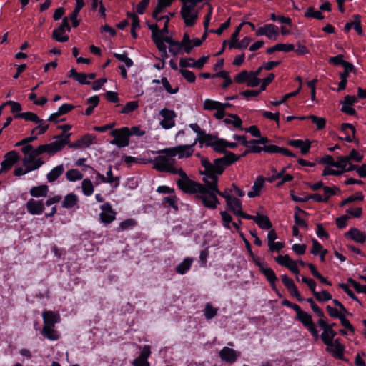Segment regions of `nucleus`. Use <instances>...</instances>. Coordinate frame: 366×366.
<instances>
[{"label": "nucleus", "mask_w": 366, "mask_h": 366, "mask_svg": "<svg viewBox=\"0 0 366 366\" xmlns=\"http://www.w3.org/2000/svg\"><path fill=\"white\" fill-rule=\"evenodd\" d=\"M19 159V155L16 151L11 150L6 153L4 160L1 162L0 174L9 171Z\"/></svg>", "instance_id": "1a4fd4ad"}, {"label": "nucleus", "mask_w": 366, "mask_h": 366, "mask_svg": "<svg viewBox=\"0 0 366 366\" xmlns=\"http://www.w3.org/2000/svg\"><path fill=\"white\" fill-rule=\"evenodd\" d=\"M339 287L343 290V291L353 300L357 302L358 303L361 304L360 301L359 300L358 297L355 295V293L349 288L347 285L345 283H340L338 285Z\"/></svg>", "instance_id": "bf43d9fd"}, {"label": "nucleus", "mask_w": 366, "mask_h": 366, "mask_svg": "<svg viewBox=\"0 0 366 366\" xmlns=\"http://www.w3.org/2000/svg\"><path fill=\"white\" fill-rule=\"evenodd\" d=\"M275 261L281 266L287 267L290 262H292V259L290 257L288 254L285 255H279L275 258Z\"/></svg>", "instance_id": "e2e57ef3"}, {"label": "nucleus", "mask_w": 366, "mask_h": 366, "mask_svg": "<svg viewBox=\"0 0 366 366\" xmlns=\"http://www.w3.org/2000/svg\"><path fill=\"white\" fill-rule=\"evenodd\" d=\"M347 282L354 287L355 291L358 293L362 292L366 294V286L362 285L351 277L347 279Z\"/></svg>", "instance_id": "052dcab7"}, {"label": "nucleus", "mask_w": 366, "mask_h": 366, "mask_svg": "<svg viewBox=\"0 0 366 366\" xmlns=\"http://www.w3.org/2000/svg\"><path fill=\"white\" fill-rule=\"evenodd\" d=\"M249 72L246 70H243L234 76V80L237 84H243L247 81L249 79Z\"/></svg>", "instance_id": "6e6d98bb"}, {"label": "nucleus", "mask_w": 366, "mask_h": 366, "mask_svg": "<svg viewBox=\"0 0 366 366\" xmlns=\"http://www.w3.org/2000/svg\"><path fill=\"white\" fill-rule=\"evenodd\" d=\"M139 107L137 101H131L127 102L122 109L120 111L121 114H129L135 111Z\"/></svg>", "instance_id": "09e8293b"}, {"label": "nucleus", "mask_w": 366, "mask_h": 366, "mask_svg": "<svg viewBox=\"0 0 366 366\" xmlns=\"http://www.w3.org/2000/svg\"><path fill=\"white\" fill-rule=\"evenodd\" d=\"M295 50V46L292 44H277L274 46L267 48L266 53L272 54L275 51L290 52Z\"/></svg>", "instance_id": "393cba45"}, {"label": "nucleus", "mask_w": 366, "mask_h": 366, "mask_svg": "<svg viewBox=\"0 0 366 366\" xmlns=\"http://www.w3.org/2000/svg\"><path fill=\"white\" fill-rule=\"evenodd\" d=\"M212 147L214 152L220 154H224L227 151L226 149V140L219 139L217 137V139H214Z\"/></svg>", "instance_id": "e433bc0d"}, {"label": "nucleus", "mask_w": 366, "mask_h": 366, "mask_svg": "<svg viewBox=\"0 0 366 366\" xmlns=\"http://www.w3.org/2000/svg\"><path fill=\"white\" fill-rule=\"evenodd\" d=\"M182 2L181 8V16L184 19V24L187 26H192L194 25L196 20L198 18L197 13L191 14L192 11L194 9L198 3L204 0H180Z\"/></svg>", "instance_id": "39448f33"}, {"label": "nucleus", "mask_w": 366, "mask_h": 366, "mask_svg": "<svg viewBox=\"0 0 366 366\" xmlns=\"http://www.w3.org/2000/svg\"><path fill=\"white\" fill-rule=\"evenodd\" d=\"M161 82L165 90L169 94H173L177 93L179 88L177 87L175 89H172L167 77H162L161 79Z\"/></svg>", "instance_id": "774afa93"}, {"label": "nucleus", "mask_w": 366, "mask_h": 366, "mask_svg": "<svg viewBox=\"0 0 366 366\" xmlns=\"http://www.w3.org/2000/svg\"><path fill=\"white\" fill-rule=\"evenodd\" d=\"M83 177V174L76 169H71L66 173V177L69 182L81 180Z\"/></svg>", "instance_id": "4c0bfd02"}, {"label": "nucleus", "mask_w": 366, "mask_h": 366, "mask_svg": "<svg viewBox=\"0 0 366 366\" xmlns=\"http://www.w3.org/2000/svg\"><path fill=\"white\" fill-rule=\"evenodd\" d=\"M137 222L133 219H127L126 220L122 222L119 227L117 228V232H123L127 229H129L134 227L136 225Z\"/></svg>", "instance_id": "49530a36"}, {"label": "nucleus", "mask_w": 366, "mask_h": 366, "mask_svg": "<svg viewBox=\"0 0 366 366\" xmlns=\"http://www.w3.org/2000/svg\"><path fill=\"white\" fill-rule=\"evenodd\" d=\"M29 192L33 197H44L48 194L49 187L46 184L33 187L30 189Z\"/></svg>", "instance_id": "bb28decb"}, {"label": "nucleus", "mask_w": 366, "mask_h": 366, "mask_svg": "<svg viewBox=\"0 0 366 366\" xmlns=\"http://www.w3.org/2000/svg\"><path fill=\"white\" fill-rule=\"evenodd\" d=\"M220 215L223 222V226L225 228L230 229V223L232 222V216L227 211L220 212Z\"/></svg>", "instance_id": "13d9d810"}, {"label": "nucleus", "mask_w": 366, "mask_h": 366, "mask_svg": "<svg viewBox=\"0 0 366 366\" xmlns=\"http://www.w3.org/2000/svg\"><path fill=\"white\" fill-rule=\"evenodd\" d=\"M265 182V178L262 176H258L254 182L252 188V191H249L247 194L250 198L258 197L260 194V192L264 187Z\"/></svg>", "instance_id": "412c9836"}, {"label": "nucleus", "mask_w": 366, "mask_h": 366, "mask_svg": "<svg viewBox=\"0 0 366 366\" xmlns=\"http://www.w3.org/2000/svg\"><path fill=\"white\" fill-rule=\"evenodd\" d=\"M71 136V133H66L62 132L59 135L54 136V138L56 139V142L61 143V149L64 147L65 145L71 144L72 142H70V137Z\"/></svg>", "instance_id": "f704fd0d"}, {"label": "nucleus", "mask_w": 366, "mask_h": 366, "mask_svg": "<svg viewBox=\"0 0 366 366\" xmlns=\"http://www.w3.org/2000/svg\"><path fill=\"white\" fill-rule=\"evenodd\" d=\"M296 312V319L309 331L315 342L319 340V331L312 320V315L303 311L297 304L292 303V307Z\"/></svg>", "instance_id": "7ed1b4c3"}, {"label": "nucleus", "mask_w": 366, "mask_h": 366, "mask_svg": "<svg viewBox=\"0 0 366 366\" xmlns=\"http://www.w3.org/2000/svg\"><path fill=\"white\" fill-rule=\"evenodd\" d=\"M202 181L204 182L202 187L198 194L194 196V199L201 202L205 208L215 209L220 202L217 193L212 189L213 181L208 180L207 177H203Z\"/></svg>", "instance_id": "f257e3e1"}, {"label": "nucleus", "mask_w": 366, "mask_h": 366, "mask_svg": "<svg viewBox=\"0 0 366 366\" xmlns=\"http://www.w3.org/2000/svg\"><path fill=\"white\" fill-rule=\"evenodd\" d=\"M228 209L235 215H237L242 209V201L237 197H232L230 203H226Z\"/></svg>", "instance_id": "c756f323"}, {"label": "nucleus", "mask_w": 366, "mask_h": 366, "mask_svg": "<svg viewBox=\"0 0 366 366\" xmlns=\"http://www.w3.org/2000/svg\"><path fill=\"white\" fill-rule=\"evenodd\" d=\"M314 297L319 302H326L332 300L331 294L327 290H322L321 292H317Z\"/></svg>", "instance_id": "3c124183"}, {"label": "nucleus", "mask_w": 366, "mask_h": 366, "mask_svg": "<svg viewBox=\"0 0 366 366\" xmlns=\"http://www.w3.org/2000/svg\"><path fill=\"white\" fill-rule=\"evenodd\" d=\"M219 355L222 361L232 364L237 361V358L240 356V352L235 351L232 348L224 347L219 351Z\"/></svg>", "instance_id": "4468645a"}, {"label": "nucleus", "mask_w": 366, "mask_h": 366, "mask_svg": "<svg viewBox=\"0 0 366 366\" xmlns=\"http://www.w3.org/2000/svg\"><path fill=\"white\" fill-rule=\"evenodd\" d=\"M326 352L330 353L335 359L345 361L344 345H335V346H327L325 349Z\"/></svg>", "instance_id": "b1692460"}, {"label": "nucleus", "mask_w": 366, "mask_h": 366, "mask_svg": "<svg viewBox=\"0 0 366 366\" xmlns=\"http://www.w3.org/2000/svg\"><path fill=\"white\" fill-rule=\"evenodd\" d=\"M177 174L180 177V178L177 180V185L179 190L187 194H198L203 184L189 179L182 168H180V170Z\"/></svg>", "instance_id": "20e7f679"}, {"label": "nucleus", "mask_w": 366, "mask_h": 366, "mask_svg": "<svg viewBox=\"0 0 366 366\" xmlns=\"http://www.w3.org/2000/svg\"><path fill=\"white\" fill-rule=\"evenodd\" d=\"M21 118L26 121H31L36 123H41L43 122L38 115L32 112H26L17 114H14V119Z\"/></svg>", "instance_id": "7c9ffc66"}, {"label": "nucleus", "mask_w": 366, "mask_h": 366, "mask_svg": "<svg viewBox=\"0 0 366 366\" xmlns=\"http://www.w3.org/2000/svg\"><path fill=\"white\" fill-rule=\"evenodd\" d=\"M178 198L174 194L172 196L169 197H164L162 200V204H164L167 207H172L175 211L178 210Z\"/></svg>", "instance_id": "c9c22d12"}, {"label": "nucleus", "mask_w": 366, "mask_h": 366, "mask_svg": "<svg viewBox=\"0 0 366 366\" xmlns=\"http://www.w3.org/2000/svg\"><path fill=\"white\" fill-rule=\"evenodd\" d=\"M105 179H108L107 181H105V183L112 184L113 188H117L119 184V177H113L112 167L111 165L109 167V169L107 172V177H105Z\"/></svg>", "instance_id": "c03bdc74"}, {"label": "nucleus", "mask_w": 366, "mask_h": 366, "mask_svg": "<svg viewBox=\"0 0 366 366\" xmlns=\"http://www.w3.org/2000/svg\"><path fill=\"white\" fill-rule=\"evenodd\" d=\"M78 197L74 193H69L64 197L62 202V207L66 209H71L78 204Z\"/></svg>", "instance_id": "2f4dec72"}, {"label": "nucleus", "mask_w": 366, "mask_h": 366, "mask_svg": "<svg viewBox=\"0 0 366 366\" xmlns=\"http://www.w3.org/2000/svg\"><path fill=\"white\" fill-rule=\"evenodd\" d=\"M96 136L92 134H86L78 140L69 144L71 149H82L89 147L95 142Z\"/></svg>", "instance_id": "ddd939ff"}, {"label": "nucleus", "mask_w": 366, "mask_h": 366, "mask_svg": "<svg viewBox=\"0 0 366 366\" xmlns=\"http://www.w3.org/2000/svg\"><path fill=\"white\" fill-rule=\"evenodd\" d=\"M215 139H217V136L207 134L204 131V132H202V134L199 137H197L194 142L196 144L198 142L201 144H204L206 147H212Z\"/></svg>", "instance_id": "cd10ccee"}, {"label": "nucleus", "mask_w": 366, "mask_h": 366, "mask_svg": "<svg viewBox=\"0 0 366 366\" xmlns=\"http://www.w3.org/2000/svg\"><path fill=\"white\" fill-rule=\"evenodd\" d=\"M212 189L217 193V195L218 194L220 197L224 198L226 203H230L231 198L232 197V196L231 195V194L233 192L232 189L226 188L223 192L220 191L218 189V181H217L216 179H214V181H213V185Z\"/></svg>", "instance_id": "a878e982"}, {"label": "nucleus", "mask_w": 366, "mask_h": 366, "mask_svg": "<svg viewBox=\"0 0 366 366\" xmlns=\"http://www.w3.org/2000/svg\"><path fill=\"white\" fill-rule=\"evenodd\" d=\"M352 18L354 19V29L358 35L362 36L364 32L361 24V16L359 14H355L352 16Z\"/></svg>", "instance_id": "8fccbe9b"}, {"label": "nucleus", "mask_w": 366, "mask_h": 366, "mask_svg": "<svg viewBox=\"0 0 366 366\" xmlns=\"http://www.w3.org/2000/svg\"><path fill=\"white\" fill-rule=\"evenodd\" d=\"M100 208L102 212L99 214V218L102 223L108 224L115 219L117 213L109 202L104 203Z\"/></svg>", "instance_id": "9b49d317"}, {"label": "nucleus", "mask_w": 366, "mask_h": 366, "mask_svg": "<svg viewBox=\"0 0 366 366\" xmlns=\"http://www.w3.org/2000/svg\"><path fill=\"white\" fill-rule=\"evenodd\" d=\"M304 16L306 18H313L318 20H322L324 16L320 11H316L314 7L310 6L307 9Z\"/></svg>", "instance_id": "79ce46f5"}, {"label": "nucleus", "mask_w": 366, "mask_h": 366, "mask_svg": "<svg viewBox=\"0 0 366 366\" xmlns=\"http://www.w3.org/2000/svg\"><path fill=\"white\" fill-rule=\"evenodd\" d=\"M10 106L11 112L14 114H20L19 112L22 110V107L20 103L12 100L7 101L4 103V106Z\"/></svg>", "instance_id": "5fc2aeb1"}, {"label": "nucleus", "mask_w": 366, "mask_h": 366, "mask_svg": "<svg viewBox=\"0 0 366 366\" xmlns=\"http://www.w3.org/2000/svg\"><path fill=\"white\" fill-rule=\"evenodd\" d=\"M224 154L225 155L221 158L223 159L224 165L227 167L230 166L240 159V157H237L234 153L230 151H227Z\"/></svg>", "instance_id": "58836bf2"}, {"label": "nucleus", "mask_w": 366, "mask_h": 366, "mask_svg": "<svg viewBox=\"0 0 366 366\" xmlns=\"http://www.w3.org/2000/svg\"><path fill=\"white\" fill-rule=\"evenodd\" d=\"M193 259L191 257L185 258L176 268V272L180 274H185L191 267Z\"/></svg>", "instance_id": "72a5a7b5"}, {"label": "nucleus", "mask_w": 366, "mask_h": 366, "mask_svg": "<svg viewBox=\"0 0 366 366\" xmlns=\"http://www.w3.org/2000/svg\"><path fill=\"white\" fill-rule=\"evenodd\" d=\"M159 114L163 117L160 121V125L162 128L169 129L174 126V119L177 117V114L174 110L163 108L160 110Z\"/></svg>", "instance_id": "9d476101"}, {"label": "nucleus", "mask_w": 366, "mask_h": 366, "mask_svg": "<svg viewBox=\"0 0 366 366\" xmlns=\"http://www.w3.org/2000/svg\"><path fill=\"white\" fill-rule=\"evenodd\" d=\"M257 36H266L269 39L277 40L279 35V28L272 24H266L258 29Z\"/></svg>", "instance_id": "f8f14e48"}, {"label": "nucleus", "mask_w": 366, "mask_h": 366, "mask_svg": "<svg viewBox=\"0 0 366 366\" xmlns=\"http://www.w3.org/2000/svg\"><path fill=\"white\" fill-rule=\"evenodd\" d=\"M65 31H59L58 28L55 29L52 32V38L59 42H66L69 40V36L64 34Z\"/></svg>", "instance_id": "de8ad7c7"}, {"label": "nucleus", "mask_w": 366, "mask_h": 366, "mask_svg": "<svg viewBox=\"0 0 366 366\" xmlns=\"http://www.w3.org/2000/svg\"><path fill=\"white\" fill-rule=\"evenodd\" d=\"M340 129L345 134V137L340 138V139L345 140L347 142L355 141L356 143H358V140L355 139L356 129L352 124L350 123H342L340 126Z\"/></svg>", "instance_id": "f3484780"}, {"label": "nucleus", "mask_w": 366, "mask_h": 366, "mask_svg": "<svg viewBox=\"0 0 366 366\" xmlns=\"http://www.w3.org/2000/svg\"><path fill=\"white\" fill-rule=\"evenodd\" d=\"M306 117L312 120L318 130L323 129L326 126V119L324 117H320L313 114L306 116Z\"/></svg>", "instance_id": "ea45409f"}, {"label": "nucleus", "mask_w": 366, "mask_h": 366, "mask_svg": "<svg viewBox=\"0 0 366 366\" xmlns=\"http://www.w3.org/2000/svg\"><path fill=\"white\" fill-rule=\"evenodd\" d=\"M244 24L245 23H241L238 26H237L234 31L231 35L230 40L229 42V48L230 49H233V47L235 46L234 45L236 44V43L238 42V36L241 31L242 27Z\"/></svg>", "instance_id": "a18cd8bd"}, {"label": "nucleus", "mask_w": 366, "mask_h": 366, "mask_svg": "<svg viewBox=\"0 0 366 366\" xmlns=\"http://www.w3.org/2000/svg\"><path fill=\"white\" fill-rule=\"evenodd\" d=\"M301 90V86H299L295 92L285 94L280 100L272 101L270 104L273 106H279L285 103L288 99L297 96Z\"/></svg>", "instance_id": "a19ab883"}, {"label": "nucleus", "mask_w": 366, "mask_h": 366, "mask_svg": "<svg viewBox=\"0 0 366 366\" xmlns=\"http://www.w3.org/2000/svg\"><path fill=\"white\" fill-rule=\"evenodd\" d=\"M173 157H169L166 154L159 155L154 159L153 168L161 172H169L172 174H177L180 168L174 167L175 159Z\"/></svg>", "instance_id": "423d86ee"}, {"label": "nucleus", "mask_w": 366, "mask_h": 366, "mask_svg": "<svg viewBox=\"0 0 366 366\" xmlns=\"http://www.w3.org/2000/svg\"><path fill=\"white\" fill-rule=\"evenodd\" d=\"M114 56L119 61L124 62L127 67L133 66V61L127 56L126 52L122 54L114 53Z\"/></svg>", "instance_id": "864d4df0"}, {"label": "nucleus", "mask_w": 366, "mask_h": 366, "mask_svg": "<svg viewBox=\"0 0 366 366\" xmlns=\"http://www.w3.org/2000/svg\"><path fill=\"white\" fill-rule=\"evenodd\" d=\"M221 106V102L212 100V99H206L204 102V109L206 110H214L219 109Z\"/></svg>", "instance_id": "4d7b16f0"}, {"label": "nucleus", "mask_w": 366, "mask_h": 366, "mask_svg": "<svg viewBox=\"0 0 366 366\" xmlns=\"http://www.w3.org/2000/svg\"><path fill=\"white\" fill-rule=\"evenodd\" d=\"M345 237L354 240L357 243L363 244L366 240V234L356 227H352L345 234Z\"/></svg>", "instance_id": "6ab92c4d"}, {"label": "nucleus", "mask_w": 366, "mask_h": 366, "mask_svg": "<svg viewBox=\"0 0 366 366\" xmlns=\"http://www.w3.org/2000/svg\"><path fill=\"white\" fill-rule=\"evenodd\" d=\"M27 212L32 215L41 214L44 210L43 200L30 199L26 204Z\"/></svg>", "instance_id": "2eb2a0df"}, {"label": "nucleus", "mask_w": 366, "mask_h": 366, "mask_svg": "<svg viewBox=\"0 0 366 366\" xmlns=\"http://www.w3.org/2000/svg\"><path fill=\"white\" fill-rule=\"evenodd\" d=\"M217 310L214 308L211 303L208 302L205 305L204 308V316L207 320H210L216 316Z\"/></svg>", "instance_id": "603ef678"}, {"label": "nucleus", "mask_w": 366, "mask_h": 366, "mask_svg": "<svg viewBox=\"0 0 366 366\" xmlns=\"http://www.w3.org/2000/svg\"><path fill=\"white\" fill-rule=\"evenodd\" d=\"M82 192L84 195L90 196L94 192V186L92 181L86 178L84 179L81 182Z\"/></svg>", "instance_id": "37998d69"}, {"label": "nucleus", "mask_w": 366, "mask_h": 366, "mask_svg": "<svg viewBox=\"0 0 366 366\" xmlns=\"http://www.w3.org/2000/svg\"><path fill=\"white\" fill-rule=\"evenodd\" d=\"M347 157L349 161L353 160L357 162H361L363 159V155L355 149H352Z\"/></svg>", "instance_id": "0e129e2a"}, {"label": "nucleus", "mask_w": 366, "mask_h": 366, "mask_svg": "<svg viewBox=\"0 0 366 366\" xmlns=\"http://www.w3.org/2000/svg\"><path fill=\"white\" fill-rule=\"evenodd\" d=\"M42 318L44 325L47 326H55V325L59 322L61 320L59 312L50 310L43 311Z\"/></svg>", "instance_id": "a211bd4d"}, {"label": "nucleus", "mask_w": 366, "mask_h": 366, "mask_svg": "<svg viewBox=\"0 0 366 366\" xmlns=\"http://www.w3.org/2000/svg\"><path fill=\"white\" fill-rule=\"evenodd\" d=\"M64 168L63 164H60L53 168L46 175L49 182H55L63 173Z\"/></svg>", "instance_id": "473e14b6"}, {"label": "nucleus", "mask_w": 366, "mask_h": 366, "mask_svg": "<svg viewBox=\"0 0 366 366\" xmlns=\"http://www.w3.org/2000/svg\"><path fill=\"white\" fill-rule=\"evenodd\" d=\"M338 320L340 322V324L342 327H344L345 329L348 330L350 332L354 333L355 332V327L353 325L350 323L348 319L346 318L344 315H341Z\"/></svg>", "instance_id": "69168bd1"}, {"label": "nucleus", "mask_w": 366, "mask_h": 366, "mask_svg": "<svg viewBox=\"0 0 366 366\" xmlns=\"http://www.w3.org/2000/svg\"><path fill=\"white\" fill-rule=\"evenodd\" d=\"M255 223L262 229H270L272 224L267 215L257 214L256 216Z\"/></svg>", "instance_id": "c85d7f7f"}, {"label": "nucleus", "mask_w": 366, "mask_h": 366, "mask_svg": "<svg viewBox=\"0 0 366 366\" xmlns=\"http://www.w3.org/2000/svg\"><path fill=\"white\" fill-rule=\"evenodd\" d=\"M179 72L182 76L189 83H194L196 81V76L193 71L187 69H180Z\"/></svg>", "instance_id": "680f3d73"}, {"label": "nucleus", "mask_w": 366, "mask_h": 366, "mask_svg": "<svg viewBox=\"0 0 366 366\" xmlns=\"http://www.w3.org/2000/svg\"><path fill=\"white\" fill-rule=\"evenodd\" d=\"M110 135L114 137L110 144L119 148L127 147L129 144L130 133L127 127L113 129L110 132Z\"/></svg>", "instance_id": "6e6552de"}, {"label": "nucleus", "mask_w": 366, "mask_h": 366, "mask_svg": "<svg viewBox=\"0 0 366 366\" xmlns=\"http://www.w3.org/2000/svg\"><path fill=\"white\" fill-rule=\"evenodd\" d=\"M41 333L44 337L51 341L57 340L60 337L59 332L55 330V326L44 325Z\"/></svg>", "instance_id": "5701e85b"}, {"label": "nucleus", "mask_w": 366, "mask_h": 366, "mask_svg": "<svg viewBox=\"0 0 366 366\" xmlns=\"http://www.w3.org/2000/svg\"><path fill=\"white\" fill-rule=\"evenodd\" d=\"M254 263L259 267V271L262 274L267 281L277 278L274 270L270 267H265L266 264L262 263L259 259L254 262Z\"/></svg>", "instance_id": "4be33fe9"}, {"label": "nucleus", "mask_w": 366, "mask_h": 366, "mask_svg": "<svg viewBox=\"0 0 366 366\" xmlns=\"http://www.w3.org/2000/svg\"><path fill=\"white\" fill-rule=\"evenodd\" d=\"M195 142L192 144L179 145L174 147L165 148L160 150L159 153L166 154L169 157L178 155L179 159L190 157L194 152L193 147Z\"/></svg>", "instance_id": "0eeeda50"}, {"label": "nucleus", "mask_w": 366, "mask_h": 366, "mask_svg": "<svg viewBox=\"0 0 366 366\" xmlns=\"http://www.w3.org/2000/svg\"><path fill=\"white\" fill-rule=\"evenodd\" d=\"M349 162L347 156H341L337 158V161H335V167L341 168L344 169L346 168Z\"/></svg>", "instance_id": "338daca9"}, {"label": "nucleus", "mask_w": 366, "mask_h": 366, "mask_svg": "<svg viewBox=\"0 0 366 366\" xmlns=\"http://www.w3.org/2000/svg\"><path fill=\"white\" fill-rule=\"evenodd\" d=\"M61 143H58L56 141L49 144H41L36 147V152L41 154L48 153L50 155H53L61 150Z\"/></svg>", "instance_id": "dca6fc26"}, {"label": "nucleus", "mask_w": 366, "mask_h": 366, "mask_svg": "<svg viewBox=\"0 0 366 366\" xmlns=\"http://www.w3.org/2000/svg\"><path fill=\"white\" fill-rule=\"evenodd\" d=\"M201 164L204 169L200 170L199 174L204 175L208 180L210 179L209 181H214L215 179L218 181V176L224 172L227 167L221 157L215 159L213 164L207 158L203 157L201 159Z\"/></svg>", "instance_id": "f03ea898"}, {"label": "nucleus", "mask_w": 366, "mask_h": 366, "mask_svg": "<svg viewBox=\"0 0 366 366\" xmlns=\"http://www.w3.org/2000/svg\"><path fill=\"white\" fill-rule=\"evenodd\" d=\"M322 329V332L320 335L319 338L320 337L322 342L326 346H332L333 344V340L337 335V332L334 330V329H330L327 327H320Z\"/></svg>", "instance_id": "aec40b11"}]
</instances>
